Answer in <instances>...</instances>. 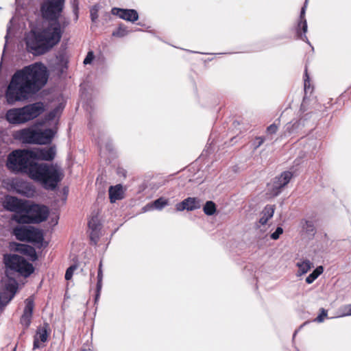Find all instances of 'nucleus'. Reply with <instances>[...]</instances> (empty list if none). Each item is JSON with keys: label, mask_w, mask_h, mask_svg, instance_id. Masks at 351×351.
I'll use <instances>...</instances> for the list:
<instances>
[{"label": "nucleus", "mask_w": 351, "mask_h": 351, "mask_svg": "<svg viewBox=\"0 0 351 351\" xmlns=\"http://www.w3.org/2000/svg\"><path fill=\"white\" fill-rule=\"evenodd\" d=\"M8 168L14 172H25L32 180L39 182L47 189L55 188L63 178L62 171L56 165L34 163L31 151H14L8 156Z\"/></svg>", "instance_id": "1"}, {"label": "nucleus", "mask_w": 351, "mask_h": 351, "mask_svg": "<svg viewBox=\"0 0 351 351\" xmlns=\"http://www.w3.org/2000/svg\"><path fill=\"white\" fill-rule=\"evenodd\" d=\"M45 66L36 63L16 72L8 86L6 99L12 104L25 99L28 93L43 86L47 81Z\"/></svg>", "instance_id": "2"}, {"label": "nucleus", "mask_w": 351, "mask_h": 351, "mask_svg": "<svg viewBox=\"0 0 351 351\" xmlns=\"http://www.w3.org/2000/svg\"><path fill=\"white\" fill-rule=\"evenodd\" d=\"M60 24L53 21L50 25L36 27L26 36L27 48L35 54L43 53L56 45L60 40Z\"/></svg>", "instance_id": "3"}, {"label": "nucleus", "mask_w": 351, "mask_h": 351, "mask_svg": "<svg viewBox=\"0 0 351 351\" xmlns=\"http://www.w3.org/2000/svg\"><path fill=\"white\" fill-rule=\"evenodd\" d=\"M48 215L49 210L45 206L25 202L12 219L18 223H38L46 220Z\"/></svg>", "instance_id": "4"}, {"label": "nucleus", "mask_w": 351, "mask_h": 351, "mask_svg": "<svg viewBox=\"0 0 351 351\" xmlns=\"http://www.w3.org/2000/svg\"><path fill=\"white\" fill-rule=\"evenodd\" d=\"M3 263L5 264L6 273L14 271L18 272L24 277H27L34 271V268L32 264L27 262L23 258L17 255H4Z\"/></svg>", "instance_id": "5"}, {"label": "nucleus", "mask_w": 351, "mask_h": 351, "mask_svg": "<svg viewBox=\"0 0 351 351\" xmlns=\"http://www.w3.org/2000/svg\"><path fill=\"white\" fill-rule=\"evenodd\" d=\"M56 134V130L47 129L43 132H36L34 127L23 129L19 132L20 137L26 142L38 144L49 143Z\"/></svg>", "instance_id": "6"}, {"label": "nucleus", "mask_w": 351, "mask_h": 351, "mask_svg": "<svg viewBox=\"0 0 351 351\" xmlns=\"http://www.w3.org/2000/svg\"><path fill=\"white\" fill-rule=\"evenodd\" d=\"M64 0H49L42 6V13L45 18L56 17L59 14L64 5Z\"/></svg>", "instance_id": "7"}, {"label": "nucleus", "mask_w": 351, "mask_h": 351, "mask_svg": "<svg viewBox=\"0 0 351 351\" xmlns=\"http://www.w3.org/2000/svg\"><path fill=\"white\" fill-rule=\"evenodd\" d=\"M3 283L5 287L0 295V308L10 301L17 290V282L14 279H4Z\"/></svg>", "instance_id": "8"}, {"label": "nucleus", "mask_w": 351, "mask_h": 351, "mask_svg": "<svg viewBox=\"0 0 351 351\" xmlns=\"http://www.w3.org/2000/svg\"><path fill=\"white\" fill-rule=\"evenodd\" d=\"M26 122L33 120L40 116L45 110V106L42 102L29 104L23 108Z\"/></svg>", "instance_id": "9"}, {"label": "nucleus", "mask_w": 351, "mask_h": 351, "mask_svg": "<svg viewBox=\"0 0 351 351\" xmlns=\"http://www.w3.org/2000/svg\"><path fill=\"white\" fill-rule=\"evenodd\" d=\"M38 233L33 228L16 227L13 230L16 238L22 241H33L34 236Z\"/></svg>", "instance_id": "10"}, {"label": "nucleus", "mask_w": 351, "mask_h": 351, "mask_svg": "<svg viewBox=\"0 0 351 351\" xmlns=\"http://www.w3.org/2000/svg\"><path fill=\"white\" fill-rule=\"evenodd\" d=\"M112 14L118 16L123 20L132 23L138 19V12L133 9H121L114 8L112 9Z\"/></svg>", "instance_id": "11"}, {"label": "nucleus", "mask_w": 351, "mask_h": 351, "mask_svg": "<svg viewBox=\"0 0 351 351\" xmlns=\"http://www.w3.org/2000/svg\"><path fill=\"white\" fill-rule=\"evenodd\" d=\"M5 118L11 124H21L26 123L23 108H13L8 110L5 114Z\"/></svg>", "instance_id": "12"}, {"label": "nucleus", "mask_w": 351, "mask_h": 351, "mask_svg": "<svg viewBox=\"0 0 351 351\" xmlns=\"http://www.w3.org/2000/svg\"><path fill=\"white\" fill-rule=\"evenodd\" d=\"M10 250L17 251L26 255L32 261H35L37 258L36 251L31 246L13 242L10 244Z\"/></svg>", "instance_id": "13"}, {"label": "nucleus", "mask_w": 351, "mask_h": 351, "mask_svg": "<svg viewBox=\"0 0 351 351\" xmlns=\"http://www.w3.org/2000/svg\"><path fill=\"white\" fill-rule=\"evenodd\" d=\"M34 156V163L38 160H51L55 156V151L53 148L37 149L31 151Z\"/></svg>", "instance_id": "14"}, {"label": "nucleus", "mask_w": 351, "mask_h": 351, "mask_svg": "<svg viewBox=\"0 0 351 351\" xmlns=\"http://www.w3.org/2000/svg\"><path fill=\"white\" fill-rule=\"evenodd\" d=\"M23 204H25V202H22L17 198L8 196L5 198L3 206L6 210L14 212V214H17V213L23 208Z\"/></svg>", "instance_id": "15"}, {"label": "nucleus", "mask_w": 351, "mask_h": 351, "mask_svg": "<svg viewBox=\"0 0 351 351\" xmlns=\"http://www.w3.org/2000/svg\"><path fill=\"white\" fill-rule=\"evenodd\" d=\"M25 306L23 313L21 316V322L22 324L28 326L31 322L34 308V300L32 298H27L25 302Z\"/></svg>", "instance_id": "16"}, {"label": "nucleus", "mask_w": 351, "mask_h": 351, "mask_svg": "<svg viewBox=\"0 0 351 351\" xmlns=\"http://www.w3.org/2000/svg\"><path fill=\"white\" fill-rule=\"evenodd\" d=\"M48 333L45 328L42 327L38 328L34 336V349H38L43 347L47 341Z\"/></svg>", "instance_id": "17"}, {"label": "nucleus", "mask_w": 351, "mask_h": 351, "mask_svg": "<svg viewBox=\"0 0 351 351\" xmlns=\"http://www.w3.org/2000/svg\"><path fill=\"white\" fill-rule=\"evenodd\" d=\"M199 202L196 198L188 197L176 205V210L178 211H182L185 209L192 210L199 208Z\"/></svg>", "instance_id": "18"}, {"label": "nucleus", "mask_w": 351, "mask_h": 351, "mask_svg": "<svg viewBox=\"0 0 351 351\" xmlns=\"http://www.w3.org/2000/svg\"><path fill=\"white\" fill-rule=\"evenodd\" d=\"M109 198L111 203H114L124 197V191L121 184L112 186L109 188Z\"/></svg>", "instance_id": "19"}, {"label": "nucleus", "mask_w": 351, "mask_h": 351, "mask_svg": "<svg viewBox=\"0 0 351 351\" xmlns=\"http://www.w3.org/2000/svg\"><path fill=\"white\" fill-rule=\"evenodd\" d=\"M293 178V173L291 171H284L276 178V186L282 189Z\"/></svg>", "instance_id": "20"}, {"label": "nucleus", "mask_w": 351, "mask_h": 351, "mask_svg": "<svg viewBox=\"0 0 351 351\" xmlns=\"http://www.w3.org/2000/svg\"><path fill=\"white\" fill-rule=\"evenodd\" d=\"M274 213V208L272 206H266L261 213V217L260 218V223L261 224H265L267 221L271 219Z\"/></svg>", "instance_id": "21"}, {"label": "nucleus", "mask_w": 351, "mask_h": 351, "mask_svg": "<svg viewBox=\"0 0 351 351\" xmlns=\"http://www.w3.org/2000/svg\"><path fill=\"white\" fill-rule=\"evenodd\" d=\"M312 264L310 261L302 260L297 263L298 267V275L302 276L306 274L311 268Z\"/></svg>", "instance_id": "22"}, {"label": "nucleus", "mask_w": 351, "mask_h": 351, "mask_svg": "<svg viewBox=\"0 0 351 351\" xmlns=\"http://www.w3.org/2000/svg\"><path fill=\"white\" fill-rule=\"evenodd\" d=\"M168 204V200L164 198H159L154 201V202L151 205H147L144 208V210L146 211L147 210H151L152 208H156L158 210H161L165 206Z\"/></svg>", "instance_id": "23"}, {"label": "nucleus", "mask_w": 351, "mask_h": 351, "mask_svg": "<svg viewBox=\"0 0 351 351\" xmlns=\"http://www.w3.org/2000/svg\"><path fill=\"white\" fill-rule=\"evenodd\" d=\"M324 271V268L322 266L317 267L307 278H306V282L308 284H311L315 279L318 278L319 275H321Z\"/></svg>", "instance_id": "24"}, {"label": "nucleus", "mask_w": 351, "mask_h": 351, "mask_svg": "<svg viewBox=\"0 0 351 351\" xmlns=\"http://www.w3.org/2000/svg\"><path fill=\"white\" fill-rule=\"evenodd\" d=\"M204 211L207 215H212L216 212V206L214 202L208 201L204 206Z\"/></svg>", "instance_id": "25"}, {"label": "nucleus", "mask_w": 351, "mask_h": 351, "mask_svg": "<svg viewBox=\"0 0 351 351\" xmlns=\"http://www.w3.org/2000/svg\"><path fill=\"white\" fill-rule=\"evenodd\" d=\"M306 5L302 8L301 11V21L299 23L298 26L302 28L303 32L305 34L307 32V23L304 19Z\"/></svg>", "instance_id": "26"}, {"label": "nucleus", "mask_w": 351, "mask_h": 351, "mask_svg": "<svg viewBox=\"0 0 351 351\" xmlns=\"http://www.w3.org/2000/svg\"><path fill=\"white\" fill-rule=\"evenodd\" d=\"M76 268H77L76 266H71L66 269V274H65L66 280H69L71 279L73 272L75 271Z\"/></svg>", "instance_id": "27"}, {"label": "nucleus", "mask_w": 351, "mask_h": 351, "mask_svg": "<svg viewBox=\"0 0 351 351\" xmlns=\"http://www.w3.org/2000/svg\"><path fill=\"white\" fill-rule=\"evenodd\" d=\"M283 229L281 227H278L274 232L271 234V238L274 240H276L282 234Z\"/></svg>", "instance_id": "28"}, {"label": "nucleus", "mask_w": 351, "mask_h": 351, "mask_svg": "<svg viewBox=\"0 0 351 351\" xmlns=\"http://www.w3.org/2000/svg\"><path fill=\"white\" fill-rule=\"evenodd\" d=\"M327 311L322 308L321 310L320 314L315 319V321H317V322H322L324 319L327 317Z\"/></svg>", "instance_id": "29"}, {"label": "nucleus", "mask_w": 351, "mask_h": 351, "mask_svg": "<svg viewBox=\"0 0 351 351\" xmlns=\"http://www.w3.org/2000/svg\"><path fill=\"white\" fill-rule=\"evenodd\" d=\"M343 313L341 315V317L351 315V304L346 305V306H343Z\"/></svg>", "instance_id": "30"}, {"label": "nucleus", "mask_w": 351, "mask_h": 351, "mask_svg": "<svg viewBox=\"0 0 351 351\" xmlns=\"http://www.w3.org/2000/svg\"><path fill=\"white\" fill-rule=\"evenodd\" d=\"M278 125L275 123L274 124H271L267 128V132L269 133V134H275L277 130H278Z\"/></svg>", "instance_id": "31"}, {"label": "nucleus", "mask_w": 351, "mask_h": 351, "mask_svg": "<svg viewBox=\"0 0 351 351\" xmlns=\"http://www.w3.org/2000/svg\"><path fill=\"white\" fill-rule=\"evenodd\" d=\"M94 58V55L93 52H88L86 57L85 58L84 60V63L85 64H90Z\"/></svg>", "instance_id": "32"}, {"label": "nucleus", "mask_w": 351, "mask_h": 351, "mask_svg": "<svg viewBox=\"0 0 351 351\" xmlns=\"http://www.w3.org/2000/svg\"><path fill=\"white\" fill-rule=\"evenodd\" d=\"M101 280H102V271H101V264H100L99 268V271H98V283H97V286L99 288L101 287Z\"/></svg>", "instance_id": "33"}, {"label": "nucleus", "mask_w": 351, "mask_h": 351, "mask_svg": "<svg viewBox=\"0 0 351 351\" xmlns=\"http://www.w3.org/2000/svg\"><path fill=\"white\" fill-rule=\"evenodd\" d=\"M95 12H97V10H95ZM91 16L93 19H95L97 18L96 13H93V10L91 11Z\"/></svg>", "instance_id": "34"}]
</instances>
